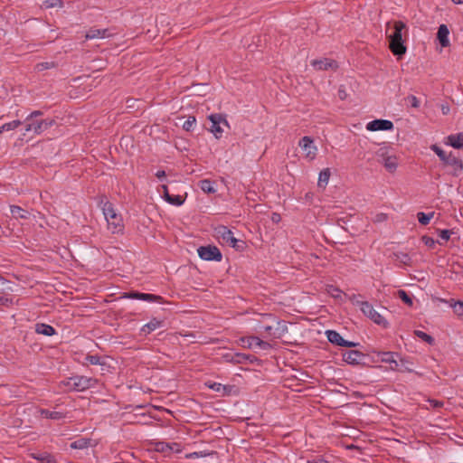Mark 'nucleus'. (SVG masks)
I'll return each instance as SVG.
<instances>
[{
	"label": "nucleus",
	"mask_w": 463,
	"mask_h": 463,
	"mask_svg": "<svg viewBox=\"0 0 463 463\" xmlns=\"http://www.w3.org/2000/svg\"><path fill=\"white\" fill-rule=\"evenodd\" d=\"M385 33L391 52L398 57L404 55L407 51L404 43L408 36L406 24L402 21L388 23Z\"/></svg>",
	"instance_id": "f257e3e1"
},
{
	"label": "nucleus",
	"mask_w": 463,
	"mask_h": 463,
	"mask_svg": "<svg viewBox=\"0 0 463 463\" xmlns=\"http://www.w3.org/2000/svg\"><path fill=\"white\" fill-rule=\"evenodd\" d=\"M102 213L107 222V229L113 234L122 233L124 231V222L120 214H118L112 203H104Z\"/></svg>",
	"instance_id": "f03ea898"
},
{
	"label": "nucleus",
	"mask_w": 463,
	"mask_h": 463,
	"mask_svg": "<svg viewBox=\"0 0 463 463\" xmlns=\"http://www.w3.org/2000/svg\"><path fill=\"white\" fill-rule=\"evenodd\" d=\"M42 115L41 111L32 112L24 120L25 132H33L34 134H41L42 132L48 129L54 124L52 119H40L38 118Z\"/></svg>",
	"instance_id": "7ed1b4c3"
},
{
	"label": "nucleus",
	"mask_w": 463,
	"mask_h": 463,
	"mask_svg": "<svg viewBox=\"0 0 463 463\" xmlns=\"http://www.w3.org/2000/svg\"><path fill=\"white\" fill-rule=\"evenodd\" d=\"M97 380L91 377L76 375L61 383V386L66 391L82 392L95 386Z\"/></svg>",
	"instance_id": "20e7f679"
},
{
	"label": "nucleus",
	"mask_w": 463,
	"mask_h": 463,
	"mask_svg": "<svg viewBox=\"0 0 463 463\" xmlns=\"http://www.w3.org/2000/svg\"><path fill=\"white\" fill-rule=\"evenodd\" d=\"M379 162L384 166L385 170L391 174L396 172L399 165V157L391 153L386 148H380L377 152Z\"/></svg>",
	"instance_id": "39448f33"
},
{
	"label": "nucleus",
	"mask_w": 463,
	"mask_h": 463,
	"mask_svg": "<svg viewBox=\"0 0 463 463\" xmlns=\"http://www.w3.org/2000/svg\"><path fill=\"white\" fill-rule=\"evenodd\" d=\"M239 344L245 348L249 349H261L264 351L274 348V345L269 341H265L258 336H244L239 339Z\"/></svg>",
	"instance_id": "423d86ee"
},
{
	"label": "nucleus",
	"mask_w": 463,
	"mask_h": 463,
	"mask_svg": "<svg viewBox=\"0 0 463 463\" xmlns=\"http://www.w3.org/2000/svg\"><path fill=\"white\" fill-rule=\"evenodd\" d=\"M211 127L209 130L214 135L216 138H220L222 136L224 128H229V124L226 118L221 114H212L209 116Z\"/></svg>",
	"instance_id": "0eeeda50"
},
{
	"label": "nucleus",
	"mask_w": 463,
	"mask_h": 463,
	"mask_svg": "<svg viewBox=\"0 0 463 463\" xmlns=\"http://www.w3.org/2000/svg\"><path fill=\"white\" fill-rule=\"evenodd\" d=\"M359 306L361 311L375 324L383 327L388 326V322L386 319L380 313H378L371 304L368 302H360Z\"/></svg>",
	"instance_id": "6e6552de"
},
{
	"label": "nucleus",
	"mask_w": 463,
	"mask_h": 463,
	"mask_svg": "<svg viewBox=\"0 0 463 463\" xmlns=\"http://www.w3.org/2000/svg\"><path fill=\"white\" fill-rule=\"evenodd\" d=\"M264 331L267 333L265 337L272 341L283 337L288 332V326L284 322L276 321L274 325L264 326Z\"/></svg>",
	"instance_id": "1a4fd4ad"
},
{
	"label": "nucleus",
	"mask_w": 463,
	"mask_h": 463,
	"mask_svg": "<svg viewBox=\"0 0 463 463\" xmlns=\"http://www.w3.org/2000/svg\"><path fill=\"white\" fill-rule=\"evenodd\" d=\"M298 146L303 150L305 157L307 159L312 161L316 158L317 147L314 144V140L310 137L306 136L302 137L298 142Z\"/></svg>",
	"instance_id": "9d476101"
},
{
	"label": "nucleus",
	"mask_w": 463,
	"mask_h": 463,
	"mask_svg": "<svg viewBox=\"0 0 463 463\" xmlns=\"http://www.w3.org/2000/svg\"><path fill=\"white\" fill-rule=\"evenodd\" d=\"M215 235L222 243L227 244L233 248L236 247L237 240L233 237L232 232L225 226H220L215 229Z\"/></svg>",
	"instance_id": "9b49d317"
},
{
	"label": "nucleus",
	"mask_w": 463,
	"mask_h": 463,
	"mask_svg": "<svg viewBox=\"0 0 463 463\" xmlns=\"http://www.w3.org/2000/svg\"><path fill=\"white\" fill-rule=\"evenodd\" d=\"M198 255L204 260H221L222 253L218 248L214 246L200 247L198 250Z\"/></svg>",
	"instance_id": "f8f14e48"
},
{
	"label": "nucleus",
	"mask_w": 463,
	"mask_h": 463,
	"mask_svg": "<svg viewBox=\"0 0 463 463\" xmlns=\"http://www.w3.org/2000/svg\"><path fill=\"white\" fill-rule=\"evenodd\" d=\"M366 129L372 132L392 130L393 123L388 119H375L366 124Z\"/></svg>",
	"instance_id": "ddd939ff"
},
{
	"label": "nucleus",
	"mask_w": 463,
	"mask_h": 463,
	"mask_svg": "<svg viewBox=\"0 0 463 463\" xmlns=\"http://www.w3.org/2000/svg\"><path fill=\"white\" fill-rule=\"evenodd\" d=\"M443 164L449 169V173L455 176L460 175L463 170L462 161L452 155Z\"/></svg>",
	"instance_id": "4468645a"
},
{
	"label": "nucleus",
	"mask_w": 463,
	"mask_h": 463,
	"mask_svg": "<svg viewBox=\"0 0 463 463\" xmlns=\"http://www.w3.org/2000/svg\"><path fill=\"white\" fill-rule=\"evenodd\" d=\"M326 336L329 342L332 344L337 345L339 346H346V347H354L357 346L358 344L354 342H350L345 340L337 332L333 330L326 331Z\"/></svg>",
	"instance_id": "2eb2a0df"
},
{
	"label": "nucleus",
	"mask_w": 463,
	"mask_h": 463,
	"mask_svg": "<svg viewBox=\"0 0 463 463\" xmlns=\"http://www.w3.org/2000/svg\"><path fill=\"white\" fill-rule=\"evenodd\" d=\"M311 65L316 70H336L337 68L336 61L327 58L313 60L311 61Z\"/></svg>",
	"instance_id": "dca6fc26"
},
{
	"label": "nucleus",
	"mask_w": 463,
	"mask_h": 463,
	"mask_svg": "<svg viewBox=\"0 0 463 463\" xmlns=\"http://www.w3.org/2000/svg\"><path fill=\"white\" fill-rule=\"evenodd\" d=\"M380 360L383 363L390 364L391 370H400V364L395 358L398 356L396 354L392 352H383L379 354Z\"/></svg>",
	"instance_id": "f3484780"
},
{
	"label": "nucleus",
	"mask_w": 463,
	"mask_h": 463,
	"mask_svg": "<svg viewBox=\"0 0 463 463\" xmlns=\"http://www.w3.org/2000/svg\"><path fill=\"white\" fill-rule=\"evenodd\" d=\"M449 30L446 24H440L437 33V39L441 46V48H445L449 46Z\"/></svg>",
	"instance_id": "a211bd4d"
},
{
	"label": "nucleus",
	"mask_w": 463,
	"mask_h": 463,
	"mask_svg": "<svg viewBox=\"0 0 463 463\" xmlns=\"http://www.w3.org/2000/svg\"><path fill=\"white\" fill-rule=\"evenodd\" d=\"M363 358L362 353L356 350L346 351L343 354V359L345 362L350 364H357Z\"/></svg>",
	"instance_id": "6ab92c4d"
},
{
	"label": "nucleus",
	"mask_w": 463,
	"mask_h": 463,
	"mask_svg": "<svg viewBox=\"0 0 463 463\" xmlns=\"http://www.w3.org/2000/svg\"><path fill=\"white\" fill-rule=\"evenodd\" d=\"M124 298H135L144 301H156L161 299L159 296L152 295V294H146V293H137V292H132V293H126L124 295Z\"/></svg>",
	"instance_id": "aec40b11"
},
{
	"label": "nucleus",
	"mask_w": 463,
	"mask_h": 463,
	"mask_svg": "<svg viewBox=\"0 0 463 463\" xmlns=\"http://www.w3.org/2000/svg\"><path fill=\"white\" fill-rule=\"evenodd\" d=\"M446 144L451 146L454 148H462L463 147V133L449 135L447 137Z\"/></svg>",
	"instance_id": "412c9836"
},
{
	"label": "nucleus",
	"mask_w": 463,
	"mask_h": 463,
	"mask_svg": "<svg viewBox=\"0 0 463 463\" xmlns=\"http://www.w3.org/2000/svg\"><path fill=\"white\" fill-rule=\"evenodd\" d=\"M110 34L107 30L90 29L86 33V39H99L109 37Z\"/></svg>",
	"instance_id": "4be33fe9"
},
{
	"label": "nucleus",
	"mask_w": 463,
	"mask_h": 463,
	"mask_svg": "<svg viewBox=\"0 0 463 463\" xmlns=\"http://www.w3.org/2000/svg\"><path fill=\"white\" fill-rule=\"evenodd\" d=\"M199 187L206 194H214L216 192L215 182L209 179L200 181Z\"/></svg>",
	"instance_id": "5701e85b"
},
{
	"label": "nucleus",
	"mask_w": 463,
	"mask_h": 463,
	"mask_svg": "<svg viewBox=\"0 0 463 463\" xmlns=\"http://www.w3.org/2000/svg\"><path fill=\"white\" fill-rule=\"evenodd\" d=\"M35 332L40 335H47V336H51L55 334L54 328L46 324H37L35 326Z\"/></svg>",
	"instance_id": "b1692460"
},
{
	"label": "nucleus",
	"mask_w": 463,
	"mask_h": 463,
	"mask_svg": "<svg viewBox=\"0 0 463 463\" xmlns=\"http://www.w3.org/2000/svg\"><path fill=\"white\" fill-rule=\"evenodd\" d=\"M330 175H331L330 170L328 168H326L319 173V176H318V180H317V186L319 188L324 189L327 185L329 178H330Z\"/></svg>",
	"instance_id": "393cba45"
},
{
	"label": "nucleus",
	"mask_w": 463,
	"mask_h": 463,
	"mask_svg": "<svg viewBox=\"0 0 463 463\" xmlns=\"http://www.w3.org/2000/svg\"><path fill=\"white\" fill-rule=\"evenodd\" d=\"M162 322L157 319H152L147 324H146L141 331L143 334L147 335L150 334L152 331L156 330V328L161 326Z\"/></svg>",
	"instance_id": "a878e982"
},
{
	"label": "nucleus",
	"mask_w": 463,
	"mask_h": 463,
	"mask_svg": "<svg viewBox=\"0 0 463 463\" xmlns=\"http://www.w3.org/2000/svg\"><path fill=\"white\" fill-rule=\"evenodd\" d=\"M86 360L91 364H99L101 367L102 373L107 371V364L104 360H101L99 356L89 355L86 357Z\"/></svg>",
	"instance_id": "bb28decb"
},
{
	"label": "nucleus",
	"mask_w": 463,
	"mask_h": 463,
	"mask_svg": "<svg viewBox=\"0 0 463 463\" xmlns=\"http://www.w3.org/2000/svg\"><path fill=\"white\" fill-rule=\"evenodd\" d=\"M33 458L43 463H56L54 456L46 452L33 455Z\"/></svg>",
	"instance_id": "cd10ccee"
},
{
	"label": "nucleus",
	"mask_w": 463,
	"mask_h": 463,
	"mask_svg": "<svg viewBox=\"0 0 463 463\" xmlns=\"http://www.w3.org/2000/svg\"><path fill=\"white\" fill-rule=\"evenodd\" d=\"M22 122L20 120H13L11 122L4 124L0 127V134L5 131H12L16 129L19 126H21Z\"/></svg>",
	"instance_id": "c85d7f7f"
},
{
	"label": "nucleus",
	"mask_w": 463,
	"mask_h": 463,
	"mask_svg": "<svg viewBox=\"0 0 463 463\" xmlns=\"http://www.w3.org/2000/svg\"><path fill=\"white\" fill-rule=\"evenodd\" d=\"M10 211H11L12 215L16 219H18V218L24 219V218H26L28 215V213L19 206L13 205V206H11Z\"/></svg>",
	"instance_id": "c756f323"
},
{
	"label": "nucleus",
	"mask_w": 463,
	"mask_h": 463,
	"mask_svg": "<svg viewBox=\"0 0 463 463\" xmlns=\"http://www.w3.org/2000/svg\"><path fill=\"white\" fill-rule=\"evenodd\" d=\"M433 216H434L433 212L429 213L420 212L417 213L418 221L422 225H427L430 222V220L433 218Z\"/></svg>",
	"instance_id": "7c9ffc66"
},
{
	"label": "nucleus",
	"mask_w": 463,
	"mask_h": 463,
	"mask_svg": "<svg viewBox=\"0 0 463 463\" xmlns=\"http://www.w3.org/2000/svg\"><path fill=\"white\" fill-rule=\"evenodd\" d=\"M90 445V440L86 439H80L78 440L73 441L71 444V449H83L85 448H88Z\"/></svg>",
	"instance_id": "2f4dec72"
},
{
	"label": "nucleus",
	"mask_w": 463,
	"mask_h": 463,
	"mask_svg": "<svg viewBox=\"0 0 463 463\" xmlns=\"http://www.w3.org/2000/svg\"><path fill=\"white\" fill-rule=\"evenodd\" d=\"M165 201L173 205L180 206L184 203V198L181 195H171L170 194L169 197H167Z\"/></svg>",
	"instance_id": "473e14b6"
},
{
	"label": "nucleus",
	"mask_w": 463,
	"mask_h": 463,
	"mask_svg": "<svg viewBox=\"0 0 463 463\" xmlns=\"http://www.w3.org/2000/svg\"><path fill=\"white\" fill-rule=\"evenodd\" d=\"M431 150L435 152V154L440 158V160L443 163L451 156V154H449V155L446 154L441 148H439L436 145H433L431 146Z\"/></svg>",
	"instance_id": "72a5a7b5"
},
{
	"label": "nucleus",
	"mask_w": 463,
	"mask_h": 463,
	"mask_svg": "<svg viewBox=\"0 0 463 463\" xmlns=\"http://www.w3.org/2000/svg\"><path fill=\"white\" fill-rule=\"evenodd\" d=\"M326 292L334 298H341L343 295V292L334 286H327Z\"/></svg>",
	"instance_id": "f704fd0d"
},
{
	"label": "nucleus",
	"mask_w": 463,
	"mask_h": 463,
	"mask_svg": "<svg viewBox=\"0 0 463 463\" xmlns=\"http://www.w3.org/2000/svg\"><path fill=\"white\" fill-rule=\"evenodd\" d=\"M169 449H173V447L170 446V443L160 441L155 444V449L159 452H169Z\"/></svg>",
	"instance_id": "c9c22d12"
},
{
	"label": "nucleus",
	"mask_w": 463,
	"mask_h": 463,
	"mask_svg": "<svg viewBox=\"0 0 463 463\" xmlns=\"http://www.w3.org/2000/svg\"><path fill=\"white\" fill-rule=\"evenodd\" d=\"M414 334L420 339H422L423 341L427 342L428 344L430 345H432L434 343V339L432 336H430V335L422 332V331H420V330H416L414 332Z\"/></svg>",
	"instance_id": "e433bc0d"
},
{
	"label": "nucleus",
	"mask_w": 463,
	"mask_h": 463,
	"mask_svg": "<svg viewBox=\"0 0 463 463\" xmlns=\"http://www.w3.org/2000/svg\"><path fill=\"white\" fill-rule=\"evenodd\" d=\"M61 0H44L43 2V6L44 8H55V7H61Z\"/></svg>",
	"instance_id": "4c0bfd02"
},
{
	"label": "nucleus",
	"mask_w": 463,
	"mask_h": 463,
	"mask_svg": "<svg viewBox=\"0 0 463 463\" xmlns=\"http://www.w3.org/2000/svg\"><path fill=\"white\" fill-rule=\"evenodd\" d=\"M205 384L208 386V388H210L217 392H222L225 391V386H223L222 384H221L219 383L206 382Z\"/></svg>",
	"instance_id": "58836bf2"
},
{
	"label": "nucleus",
	"mask_w": 463,
	"mask_h": 463,
	"mask_svg": "<svg viewBox=\"0 0 463 463\" xmlns=\"http://www.w3.org/2000/svg\"><path fill=\"white\" fill-rule=\"evenodd\" d=\"M41 415L50 419H61V414L58 411H50L47 410H41Z\"/></svg>",
	"instance_id": "ea45409f"
},
{
	"label": "nucleus",
	"mask_w": 463,
	"mask_h": 463,
	"mask_svg": "<svg viewBox=\"0 0 463 463\" xmlns=\"http://www.w3.org/2000/svg\"><path fill=\"white\" fill-rule=\"evenodd\" d=\"M398 296L405 304L410 307L412 306V298L404 290H399Z\"/></svg>",
	"instance_id": "a19ab883"
},
{
	"label": "nucleus",
	"mask_w": 463,
	"mask_h": 463,
	"mask_svg": "<svg viewBox=\"0 0 463 463\" xmlns=\"http://www.w3.org/2000/svg\"><path fill=\"white\" fill-rule=\"evenodd\" d=\"M195 122L196 120L194 117H189L187 120L184 123L183 128L186 131H190L194 128Z\"/></svg>",
	"instance_id": "79ce46f5"
},
{
	"label": "nucleus",
	"mask_w": 463,
	"mask_h": 463,
	"mask_svg": "<svg viewBox=\"0 0 463 463\" xmlns=\"http://www.w3.org/2000/svg\"><path fill=\"white\" fill-rule=\"evenodd\" d=\"M421 240H422L423 243H424L427 247H429V248H430V249L434 248V247H435V245H436V241H434V239H432V238H430V237L423 236V237L421 238Z\"/></svg>",
	"instance_id": "37998d69"
},
{
	"label": "nucleus",
	"mask_w": 463,
	"mask_h": 463,
	"mask_svg": "<svg viewBox=\"0 0 463 463\" xmlns=\"http://www.w3.org/2000/svg\"><path fill=\"white\" fill-rule=\"evenodd\" d=\"M453 307L458 316H463V302H456Z\"/></svg>",
	"instance_id": "c03bdc74"
},
{
	"label": "nucleus",
	"mask_w": 463,
	"mask_h": 463,
	"mask_svg": "<svg viewBox=\"0 0 463 463\" xmlns=\"http://www.w3.org/2000/svg\"><path fill=\"white\" fill-rule=\"evenodd\" d=\"M452 232L449 230H442L439 232V236L442 240L448 241L450 238Z\"/></svg>",
	"instance_id": "a18cd8bd"
},
{
	"label": "nucleus",
	"mask_w": 463,
	"mask_h": 463,
	"mask_svg": "<svg viewBox=\"0 0 463 463\" xmlns=\"http://www.w3.org/2000/svg\"><path fill=\"white\" fill-rule=\"evenodd\" d=\"M13 303V299L6 296H0V306H9Z\"/></svg>",
	"instance_id": "49530a36"
},
{
	"label": "nucleus",
	"mask_w": 463,
	"mask_h": 463,
	"mask_svg": "<svg viewBox=\"0 0 463 463\" xmlns=\"http://www.w3.org/2000/svg\"><path fill=\"white\" fill-rule=\"evenodd\" d=\"M399 364H400V367H402V369L409 371V372L411 371V369L408 366L409 362L406 359L401 358Z\"/></svg>",
	"instance_id": "de8ad7c7"
},
{
	"label": "nucleus",
	"mask_w": 463,
	"mask_h": 463,
	"mask_svg": "<svg viewBox=\"0 0 463 463\" xmlns=\"http://www.w3.org/2000/svg\"><path fill=\"white\" fill-rule=\"evenodd\" d=\"M170 446H172L173 449H169V452L178 453L182 450L181 446L178 443H171Z\"/></svg>",
	"instance_id": "09e8293b"
},
{
	"label": "nucleus",
	"mask_w": 463,
	"mask_h": 463,
	"mask_svg": "<svg viewBox=\"0 0 463 463\" xmlns=\"http://www.w3.org/2000/svg\"><path fill=\"white\" fill-rule=\"evenodd\" d=\"M205 454H203L202 452H194V453H190V454H187L185 456L186 458H199V457H204Z\"/></svg>",
	"instance_id": "8fccbe9b"
},
{
	"label": "nucleus",
	"mask_w": 463,
	"mask_h": 463,
	"mask_svg": "<svg viewBox=\"0 0 463 463\" xmlns=\"http://www.w3.org/2000/svg\"><path fill=\"white\" fill-rule=\"evenodd\" d=\"M50 67H51V64L49 62H43V63H39L37 65V70L43 71V70L49 69Z\"/></svg>",
	"instance_id": "3c124183"
},
{
	"label": "nucleus",
	"mask_w": 463,
	"mask_h": 463,
	"mask_svg": "<svg viewBox=\"0 0 463 463\" xmlns=\"http://www.w3.org/2000/svg\"><path fill=\"white\" fill-rule=\"evenodd\" d=\"M161 189H162V193H163V198L165 200H166L167 197H169V193H168V188H167V185L166 184H163L161 186Z\"/></svg>",
	"instance_id": "603ef678"
},
{
	"label": "nucleus",
	"mask_w": 463,
	"mask_h": 463,
	"mask_svg": "<svg viewBox=\"0 0 463 463\" xmlns=\"http://www.w3.org/2000/svg\"><path fill=\"white\" fill-rule=\"evenodd\" d=\"M165 172L164 170H158L156 173V176L159 179V180H163L165 177Z\"/></svg>",
	"instance_id": "864d4df0"
},
{
	"label": "nucleus",
	"mask_w": 463,
	"mask_h": 463,
	"mask_svg": "<svg viewBox=\"0 0 463 463\" xmlns=\"http://www.w3.org/2000/svg\"><path fill=\"white\" fill-rule=\"evenodd\" d=\"M386 217H387V216H386V214H384V213H380V214H378V215L376 216V221H377V222H383V221L386 220Z\"/></svg>",
	"instance_id": "5fc2aeb1"
},
{
	"label": "nucleus",
	"mask_w": 463,
	"mask_h": 463,
	"mask_svg": "<svg viewBox=\"0 0 463 463\" xmlns=\"http://www.w3.org/2000/svg\"><path fill=\"white\" fill-rule=\"evenodd\" d=\"M441 111L444 115L448 114L449 112V107L442 105L441 106Z\"/></svg>",
	"instance_id": "6e6d98bb"
},
{
	"label": "nucleus",
	"mask_w": 463,
	"mask_h": 463,
	"mask_svg": "<svg viewBox=\"0 0 463 463\" xmlns=\"http://www.w3.org/2000/svg\"><path fill=\"white\" fill-rule=\"evenodd\" d=\"M272 221L274 222H279L280 221V216L278 213H273L272 215Z\"/></svg>",
	"instance_id": "4d7b16f0"
},
{
	"label": "nucleus",
	"mask_w": 463,
	"mask_h": 463,
	"mask_svg": "<svg viewBox=\"0 0 463 463\" xmlns=\"http://www.w3.org/2000/svg\"><path fill=\"white\" fill-rule=\"evenodd\" d=\"M5 284H6V282L3 279L0 278V291L4 290L5 288Z\"/></svg>",
	"instance_id": "13d9d810"
},
{
	"label": "nucleus",
	"mask_w": 463,
	"mask_h": 463,
	"mask_svg": "<svg viewBox=\"0 0 463 463\" xmlns=\"http://www.w3.org/2000/svg\"><path fill=\"white\" fill-rule=\"evenodd\" d=\"M412 106L413 107H418L419 106L418 99L415 97H412Z\"/></svg>",
	"instance_id": "bf43d9fd"
},
{
	"label": "nucleus",
	"mask_w": 463,
	"mask_h": 463,
	"mask_svg": "<svg viewBox=\"0 0 463 463\" xmlns=\"http://www.w3.org/2000/svg\"><path fill=\"white\" fill-rule=\"evenodd\" d=\"M402 256H403V258H402V261H403L404 263H406V262H407V260H409V257H408V255H406V254H403Z\"/></svg>",
	"instance_id": "052dcab7"
},
{
	"label": "nucleus",
	"mask_w": 463,
	"mask_h": 463,
	"mask_svg": "<svg viewBox=\"0 0 463 463\" xmlns=\"http://www.w3.org/2000/svg\"><path fill=\"white\" fill-rule=\"evenodd\" d=\"M454 4L461 5L463 4V0H451Z\"/></svg>",
	"instance_id": "680f3d73"
}]
</instances>
